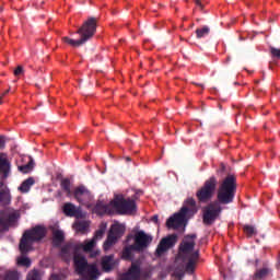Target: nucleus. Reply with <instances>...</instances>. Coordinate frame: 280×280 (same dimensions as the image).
I'll use <instances>...</instances> for the list:
<instances>
[{
	"label": "nucleus",
	"instance_id": "1",
	"mask_svg": "<svg viewBox=\"0 0 280 280\" xmlns=\"http://www.w3.org/2000/svg\"><path fill=\"white\" fill-rule=\"evenodd\" d=\"M235 194H237V177L228 175L219 186L217 200L202 209V223L206 226L215 224V220L222 215V205H231L235 200Z\"/></svg>",
	"mask_w": 280,
	"mask_h": 280
},
{
	"label": "nucleus",
	"instance_id": "43",
	"mask_svg": "<svg viewBox=\"0 0 280 280\" xmlns=\"http://www.w3.org/2000/svg\"><path fill=\"white\" fill-rule=\"evenodd\" d=\"M177 277H183V273H177Z\"/></svg>",
	"mask_w": 280,
	"mask_h": 280
},
{
	"label": "nucleus",
	"instance_id": "20",
	"mask_svg": "<svg viewBox=\"0 0 280 280\" xmlns=\"http://www.w3.org/2000/svg\"><path fill=\"white\" fill-rule=\"evenodd\" d=\"M19 172H21L22 174H30V172H32V170H34V160H30L27 162V164L24 165H20L18 167Z\"/></svg>",
	"mask_w": 280,
	"mask_h": 280
},
{
	"label": "nucleus",
	"instance_id": "35",
	"mask_svg": "<svg viewBox=\"0 0 280 280\" xmlns=\"http://www.w3.org/2000/svg\"><path fill=\"white\" fill-rule=\"evenodd\" d=\"M0 150H5V136H0Z\"/></svg>",
	"mask_w": 280,
	"mask_h": 280
},
{
	"label": "nucleus",
	"instance_id": "29",
	"mask_svg": "<svg viewBox=\"0 0 280 280\" xmlns=\"http://www.w3.org/2000/svg\"><path fill=\"white\" fill-rule=\"evenodd\" d=\"M89 229V223L86 221H82L78 223V231H86Z\"/></svg>",
	"mask_w": 280,
	"mask_h": 280
},
{
	"label": "nucleus",
	"instance_id": "23",
	"mask_svg": "<svg viewBox=\"0 0 280 280\" xmlns=\"http://www.w3.org/2000/svg\"><path fill=\"white\" fill-rule=\"evenodd\" d=\"M185 270L188 272V275H194V272H196V261L188 258Z\"/></svg>",
	"mask_w": 280,
	"mask_h": 280
},
{
	"label": "nucleus",
	"instance_id": "40",
	"mask_svg": "<svg viewBox=\"0 0 280 280\" xmlns=\"http://www.w3.org/2000/svg\"><path fill=\"white\" fill-rule=\"evenodd\" d=\"M119 280H130V278H128L127 276H125L124 273L120 276Z\"/></svg>",
	"mask_w": 280,
	"mask_h": 280
},
{
	"label": "nucleus",
	"instance_id": "27",
	"mask_svg": "<svg viewBox=\"0 0 280 280\" xmlns=\"http://www.w3.org/2000/svg\"><path fill=\"white\" fill-rule=\"evenodd\" d=\"M10 225L9 220H8V215H1L0 217V231L2 229H8V226Z\"/></svg>",
	"mask_w": 280,
	"mask_h": 280
},
{
	"label": "nucleus",
	"instance_id": "19",
	"mask_svg": "<svg viewBox=\"0 0 280 280\" xmlns=\"http://www.w3.org/2000/svg\"><path fill=\"white\" fill-rule=\"evenodd\" d=\"M107 226L106 222H102L98 230L95 231L93 240H102V237H104V233H106Z\"/></svg>",
	"mask_w": 280,
	"mask_h": 280
},
{
	"label": "nucleus",
	"instance_id": "28",
	"mask_svg": "<svg viewBox=\"0 0 280 280\" xmlns=\"http://www.w3.org/2000/svg\"><path fill=\"white\" fill-rule=\"evenodd\" d=\"M200 257V252L199 250H195V252H191L187 259H194L195 262L198 261V258Z\"/></svg>",
	"mask_w": 280,
	"mask_h": 280
},
{
	"label": "nucleus",
	"instance_id": "6",
	"mask_svg": "<svg viewBox=\"0 0 280 280\" xmlns=\"http://www.w3.org/2000/svg\"><path fill=\"white\" fill-rule=\"evenodd\" d=\"M97 32V18H88L81 27L77 31L79 34V39H71L68 36L61 38L65 45H70V47H82L88 40H91Z\"/></svg>",
	"mask_w": 280,
	"mask_h": 280
},
{
	"label": "nucleus",
	"instance_id": "5",
	"mask_svg": "<svg viewBox=\"0 0 280 280\" xmlns=\"http://www.w3.org/2000/svg\"><path fill=\"white\" fill-rule=\"evenodd\" d=\"M46 236L47 229L43 225H35L34 228L24 231L19 245L22 255L18 258L19 266H24V268H30L32 266V259L25 255L32 250L33 244L45 240Z\"/></svg>",
	"mask_w": 280,
	"mask_h": 280
},
{
	"label": "nucleus",
	"instance_id": "15",
	"mask_svg": "<svg viewBox=\"0 0 280 280\" xmlns=\"http://www.w3.org/2000/svg\"><path fill=\"white\" fill-rule=\"evenodd\" d=\"M62 211L68 218H82V210L78 209L75 205L71 202L66 203Z\"/></svg>",
	"mask_w": 280,
	"mask_h": 280
},
{
	"label": "nucleus",
	"instance_id": "44",
	"mask_svg": "<svg viewBox=\"0 0 280 280\" xmlns=\"http://www.w3.org/2000/svg\"><path fill=\"white\" fill-rule=\"evenodd\" d=\"M127 161H131V159H130V158H127Z\"/></svg>",
	"mask_w": 280,
	"mask_h": 280
},
{
	"label": "nucleus",
	"instance_id": "37",
	"mask_svg": "<svg viewBox=\"0 0 280 280\" xmlns=\"http://www.w3.org/2000/svg\"><path fill=\"white\" fill-rule=\"evenodd\" d=\"M151 222H154V224H159V214H154V215L151 218Z\"/></svg>",
	"mask_w": 280,
	"mask_h": 280
},
{
	"label": "nucleus",
	"instance_id": "39",
	"mask_svg": "<svg viewBox=\"0 0 280 280\" xmlns=\"http://www.w3.org/2000/svg\"><path fill=\"white\" fill-rule=\"evenodd\" d=\"M8 93H10V89L9 90H5L4 92L1 93V97H5V95H8Z\"/></svg>",
	"mask_w": 280,
	"mask_h": 280
},
{
	"label": "nucleus",
	"instance_id": "34",
	"mask_svg": "<svg viewBox=\"0 0 280 280\" xmlns=\"http://www.w3.org/2000/svg\"><path fill=\"white\" fill-rule=\"evenodd\" d=\"M71 253V245H65L61 247V255H69Z\"/></svg>",
	"mask_w": 280,
	"mask_h": 280
},
{
	"label": "nucleus",
	"instance_id": "10",
	"mask_svg": "<svg viewBox=\"0 0 280 280\" xmlns=\"http://www.w3.org/2000/svg\"><path fill=\"white\" fill-rule=\"evenodd\" d=\"M196 234H187L184 236L178 246L177 259H180L184 262L187 261V258L189 255H191V253H194V249L196 248Z\"/></svg>",
	"mask_w": 280,
	"mask_h": 280
},
{
	"label": "nucleus",
	"instance_id": "24",
	"mask_svg": "<svg viewBox=\"0 0 280 280\" xmlns=\"http://www.w3.org/2000/svg\"><path fill=\"white\" fill-rule=\"evenodd\" d=\"M243 231L245 235H247L248 237H253V235H257V230H255V226L249 224L244 225Z\"/></svg>",
	"mask_w": 280,
	"mask_h": 280
},
{
	"label": "nucleus",
	"instance_id": "22",
	"mask_svg": "<svg viewBox=\"0 0 280 280\" xmlns=\"http://www.w3.org/2000/svg\"><path fill=\"white\" fill-rule=\"evenodd\" d=\"M270 275V269L268 267H264L255 272V277L257 279H266Z\"/></svg>",
	"mask_w": 280,
	"mask_h": 280
},
{
	"label": "nucleus",
	"instance_id": "21",
	"mask_svg": "<svg viewBox=\"0 0 280 280\" xmlns=\"http://www.w3.org/2000/svg\"><path fill=\"white\" fill-rule=\"evenodd\" d=\"M211 28L209 26H202L201 28H197L195 34L197 38H205V36H209Z\"/></svg>",
	"mask_w": 280,
	"mask_h": 280
},
{
	"label": "nucleus",
	"instance_id": "14",
	"mask_svg": "<svg viewBox=\"0 0 280 280\" xmlns=\"http://www.w3.org/2000/svg\"><path fill=\"white\" fill-rule=\"evenodd\" d=\"M101 267L103 272H110L115 270V255H105L101 259Z\"/></svg>",
	"mask_w": 280,
	"mask_h": 280
},
{
	"label": "nucleus",
	"instance_id": "30",
	"mask_svg": "<svg viewBox=\"0 0 280 280\" xmlns=\"http://www.w3.org/2000/svg\"><path fill=\"white\" fill-rule=\"evenodd\" d=\"M225 172H226V165L224 163H220V166L217 170L218 176H222Z\"/></svg>",
	"mask_w": 280,
	"mask_h": 280
},
{
	"label": "nucleus",
	"instance_id": "9",
	"mask_svg": "<svg viewBox=\"0 0 280 280\" xmlns=\"http://www.w3.org/2000/svg\"><path fill=\"white\" fill-rule=\"evenodd\" d=\"M218 189V177L214 175L210 176L205 180L203 185L196 191L197 202L199 205H209L215 196Z\"/></svg>",
	"mask_w": 280,
	"mask_h": 280
},
{
	"label": "nucleus",
	"instance_id": "42",
	"mask_svg": "<svg viewBox=\"0 0 280 280\" xmlns=\"http://www.w3.org/2000/svg\"><path fill=\"white\" fill-rule=\"evenodd\" d=\"M183 21H188V18H187V16H184V18H183Z\"/></svg>",
	"mask_w": 280,
	"mask_h": 280
},
{
	"label": "nucleus",
	"instance_id": "26",
	"mask_svg": "<svg viewBox=\"0 0 280 280\" xmlns=\"http://www.w3.org/2000/svg\"><path fill=\"white\" fill-rule=\"evenodd\" d=\"M269 51H270L271 58L276 60H280V48L270 47Z\"/></svg>",
	"mask_w": 280,
	"mask_h": 280
},
{
	"label": "nucleus",
	"instance_id": "25",
	"mask_svg": "<svg viewBox=\"0 0 280 280\" xmlns=\"http://www.w3.org/2000/svg\"><path fill=\"white\" fill-rule=\"evenodd\" d=\"M26 280H40V272L38 269H33L31 272H28Z\"/></svg>",
	"mask_w": 280,
	"mask_h": 280
},
{
	"label": "nucleus",
	"instance_id": "36",
	"mask_svg": "<svg viewBox=\"0 0 280 280\" xmlns=\"http://www.w3.org/2000/svg\"><path fill=\"white\" fill-rule=\"evenodd\" d=\"M7 219L9 220V224L14 222L16 220V214L15 213H11L7 217Z\"/></svg>",
	"mask_w": 280,
	"mask_h": 280
},
{
	"label": "nucleus",
	"instance_id": "2",
	"mask_svg": "<svg viewBox=\"0 0 280 280\" xmlns=\"http://www.w3.org/2000/svg\"><path fill=\"white\" fill-rule=\"evenodd\" d=\"M124 248L121 250V259L124 261H131L127 272L122 275L127 276L130 280L141 279V260L135 259V253H143L150 244H152V236L145 232L137 231L135 234H128L124 241Z\"/></svg>",
	"mask_w": 280,
	"mask_h": 280
},
{
	"label": "nucleus",
	"instance_id": "16",
	"mask_svg": "<svg viewBox=\"0 0 280 280\" xmlns=\"http://www.w3.org/2000/svg\"><path fill=\"white\" fill-rule=\"evenodd\" d=\"M11 201L10 188H3V182H0V205H10Z\"/></svg>",
	"mask_w": 280,
	"mask_h": 280
},
{
	"label": "nucleus",
	"instance_id": "8",
	"mask_svg": "<svg viewBox=\"0 0 280 280\" xmlns=\"http://www.w3.org/2000/svg\"><path fill=\"white\" fill-rule=\"evenodd\" d=\"M198 210L196 209V199L194 197H188L184 200V205L179 212L174 213L166 220V226L168 229H180L187 220V215H196Z\"/></svg>",
	"mask_w": 280,
	"mask_h": 280
},
{
	"label": "nucleus",
	"instance_id": "41",
	"mask_svg": "<svg viewBox=\"0 0 280 280\" xmlns=\"http://www.w3.org/2000/svg\"><path fill=\"white\" fill-rule=\"evenodd\" d=\"M3 104V97L0 96V105Z\"/></svg>",
	"mask_w": 280,
	"mask_h": 280
},
{
	"label": "nucleus",
	"instance_id": "11",
	"mask_svg": "<svg viewBox=\"0 0 280 280\" xmlns=\"http://www.w3.org/2000/svg\"><path fill=\"white\" fill-rule=\"evenodd\" d=\"M124 233H126V226L124 224H113L103 244L104 250H110L114 244H117V242L124 237Z\"/></svg>",
	"mask_w": 280,
	"mask_h": 280
},
{
	"label": "nucleus",
	"instance_id": "7",
	"mask_svg": "<svg viewBox=\"0 0 280 280\" xmlns=\"http://www.w3.org/2000/svg\"><path fill=\"white\" fill-rule=\"evenodd\" d=\"M60 187L62 191H65L67 198H71L73 196L74 200L82 205V207H91V200H93V195H91V190H89L84 185L78 186L71 191V179L66 177L61 179Z\"/></svg>",
	"mask_w": 280,
	"mask_h": 280
},
{
	"label": "nucleus",
	"instance_id": "4",
	"mask_svg": "<svg viewBox=\"0 0 280 280\" xmlns=\"http://www.w3.org/2000/svg\"><path fill=\"white\" fill-rule=\"evenodd\" d=\"M93 248H95V241H89L85 244L73 246L74 270L78 275H81V277H84L86 280H97L101 275L100 269H97V265H90L86 257L80 254V250H84V253H91Z\"/></svg>",
	"mask_w": 280,
	"mask_h": 280
},
{
	"label": "nucleus",
	"instance_id": "31",
	"mask_svg": "<svg viewBox=\"0 0 280 280\" xmlns=\"http://www.w3.org/2000/svg\"><path fill=\"white\" fill-rule=\"evenodd\" d=\"M4 280H19V277L16 276V272L10 271L5 275Z\"/></svg>",
	"mask_w": 280,
	"mask_h": 280
},
{
	"label": "nucleus",
	"instance_id": "12",
	"mask_svg": "<svg viewBox=\"0 0 280 280\" xmlns=\"http://www.w3.org/2000/svg\"><path fill=\"white\" fill-rule=\"evenodd\" d=\"M176 242H178V235L176 234H171L162 238L155 249V256L162 257L166 250H170V248H174V246H176Z\"/></svg>",
	"mask_w": 280,
	"mask_h": 280
},
{
	"label": "nucleus",
	"instance_id": "17",
	"mask_svg": "<svg viewBox=\"0 0 280 280\" xmlns=\"http://www.w3.org/2000/svg\"><path fill=\"white\" fill-rule=\"evenodd\" d=\"M65 243V232L61 230H54L52 231V245L55 248H60Z\"/></svg>",
	"mask_w": 280,
	"mask_h": 280
},
{
	"label": "nucleus",
	"instance_id": "13",
	"mask_svg": "<svg viewBox=\"0 0 280 280\" xmlns=\"http://www.w3.org/2000/svg\"><path fill=\"white\" fill-rule=\"evenodd\" d=\"M12 164L10 160H8V155L5 153H0V174H2L3 178H8L10 176V170Z\"/></svg>",
	"mask_w": 280,
	"mask_h": 280
},
{
	"label": "nucleus",
	"instance_id": "38",
	"mask_svg": "<svg viewBox=\"0 0 280 280\" xmlns=\"http://www.w3.org/2000/svg\"><path fill=\"white\" fill-rule=\"evenodd\" d=\"M49 280H60V275L52 273L49 278Z\"/></svg>",
	"mask_w": 280,
	"mask_h": 280
},
{
	"label": "nucleus",
	"instance_id": "18",
	"mask_svg": "<svg viewBox=\"0 0 280 280\" xmlns=\"http://www.w3.org/2000/svg\"><path fill=\"white\" fill-rule=\"evenodd\" d=\"M34 183H36V180L34 179V177H28L26 178L24 182H22V184L19 187V191H21L22 194H27V191H30V189H32V185H34Z\"/></svg>",
	"mask_w": 280,
	"mask_h": 280
},
{
	"label": "nucleus",
	"instance_id": "32",
	"mask_svg": "<svg viewBox=\"0 0 280 280\" xmlns=\"http://www.w3.org/2000/svg\"><path fill=\"white\" fill-rule=\"evenodd\" d=\"M25 72V70H23V66H18L15 69H14V71H13V73H14V75L18 78V75H23V73Z\"/></svg>",
	"mask_w": 280,
	"mask_h": 280
},
{
	"label": "nucleus",
	"instance_id": "33",
	"mask_svg": "<svg viewBox=\"0 0 280 280\" xmlns=\"http://www.w3.org/2000/svg\"><path fill=\"white\" fill-rule=\"evenodd\" d=\"M195 5H196L197 10H200V12L205 11V4H202L201 0H195Z\"/></svg>",
	"mask_w": 280,
	"mask_h": 280
},
{
	"label": "nucleus",
	"instance_id": "3",
	"mask_svg": "<svg viewBox=\"0 0 280 280\" xmlns=\"http://www.w3.org/2000/svg\"><path fill=\"white\" fill-rule=\"evenodd\" d=\"M139 191L143 194V191L137 190L132 198H126L124 194H116L107 205L98 200L93 208V213L101 218L103 215H132L137 213Z\"/></svg>",
	"mask_w": 280,
	"mask_h": 280
}]
</instances>
